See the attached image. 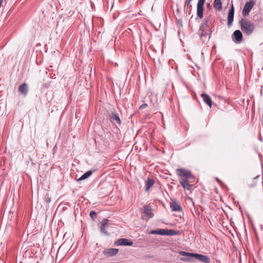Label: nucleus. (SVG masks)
<instances>
[{"label": "nucleus", "instance_id": "1", "mask_svg": "<svg viewBox=\"0 0 263 263\" xmlns=\"http://www.w3.org/2000/svg\"><path fill=\"white\" fill-rule=\"evenodd\" d=\"M209 19L205 18L204 22L201 25L198 31L199 35L202 39L204 38L208 40L211 37V29L209 27Z\"/></svg>", "mask_w": 263, "mask_h": 263}, {"label": "nucleus", "instance_id": "2", "mask_svg": "<svg viewBox=\"0 0 263 263\" xmlns=\"http://www.w3.org/2000/svg\"><path fill=\"white\" fill-rule=\"evenodd\" d=\"M240 24L241 30L248 35H251L255 30V24L250 21L241 19Z\"/></svg>", "mask_w": 263, "mask_h": 263}, {"label": "nucleus", "instance_id": "3", "mask_svg": "<svg viewBox=\"0 0 263 263\" xmlns=\"http://www.w3.org/2000/svg\"><path fill=\"white\" fill-rule=\"evenodd\" d=\"M177 175L180 177V180H189L192 177V174L190 171L183 169L178 168L176 170Z\"/></svg>", "mask_w": 263, "mask_h": 263}, {"label": "nucleus", "instance_id": "4", "mask_svg": "<svg viewBox=\"0 0 263 263\" xmlns=\"http://www.w3.org/2000/svg\"><path fill=\"white\" fill-rule=\"evenodd\" d=\"M255 4V0H249L247 2L242 9V15L245 16L249 15L250 12Z\"/></svg>", "mask_w": 263, "mask_h": 263}, {"label": "nucleus", "instance_id": "5", "mask_svg": "<svg viewBox=\"0 0 263 263\" xmlns=\"http://www.w3.org/2000/svg\"><path fill=\"white\" fill-rule=\"evenodd\" d=\"M143 215L142 219L145 220H148L154 216L152 209L148 206H144L143 210Z\"/></svg>", "mask_w": 263, "mask_h": 263}, {"label": "nucleus", "instance_id": "6", "mask_svg": "<svg viewBox=\"0 0 263 263\" xmlns=\"http://www.w3.org/2000/svg\"><path fill=\"white\" fill-rule=\"evenodd\" d=\"M205 0H198L197 6V13L198 16L200 18H203L204 4Z\"/></svg>", "mask_w": 263, "mask_h": 263}, {"label": "nucleus", "instance_id": "7", "mask_svg": "<svg viewBox=\"0 0 263 263\" xmlns=\"http://www.w3.org/2000/svg\"><path fill=\"white\" fill-rule=\"evenodd\" d=\"M115 244L117 246H131L133 245V242L131 240L126 238H120L118 239Z\"/></svg>", "mask_w": 263, "mask_h": 263}, {"label": "nucleus", "instance_id": "8", "mask_svg": "<svg viewBox=\"0 0 263 263\" xmlns=\"http://www.w3.org/2000/svg\"><path fill=\"white\" fill-rule=\"evenodd\" d=\"M193 257L196 259L204 263H209L210 261V258L205 255L194 253Z\"/></svg>", "mask_w": 263, "mask_h": 263}, {"label": "nucleus", "instance_id": "9", "mask_svg": "<svg viewBox=\"0 0 263 263\" xmlns=\"http://www.w3.org/2000/svg\"><path fill=\"white\" fill-rule=\"evenodd\" d=\"M234 6L232 5L231 8L230 9L229 11L228 16V26L229 27L231 26L232 25V23L233 21L234 18Z\"/></svg>", "mask_w": 263, "mask_h": 263}, {"label": "nucleus", "instance_id": "10", "mask_svg": "<svg viewBox=\"0 0 263 263\" xmlns=\"http://www.w3.org/2000/svg\"><path fill=\"white\" fill-rule=\"evenodd\" d=\"M119 250L115 248H109L104 250L103 253L104 255L108 256H113L118 254Z\"/></svg>", "mask_w": 263, "mask_h": 263}, {"label": "nucleus", "instance_id": "11", "mask_svg": "<svg viewBox=\"0 0 263 263\" xmlns=\"http://www.w3.org/2000/svg\"><path fill=\"white\" fill-rule=\"evenodd\" d=\"M233 41L236 42H240L242 40V34L240 30H235L233 33Z\"/></svg>", "mask_w": 263, "mask_h": 263}, {"label": "nucleus", "instance_id": "12", "mask_svg": "<svg viewBox=\"0 0 263 263\" xmlns=\"http://www.w3.org/2000/svg\"><path fill=\"white\" fill-rule=\"evenodd\" d=\"M171 208L173 211L180 212L182 208L180 204L175 201H172L171 203Z\"/></svg>", "mask_w": 263, "mask_h": 263}, {"label": "nucleus", "instance_id": "13", "mask_svg": "<svg viewBox=\"0 0 263 263\" xmlns=\"http://www.w3.org/2000/svg\"><path fill=\"white\" fill-rule=\"evenodd\" d=\"M203 101L210 107H211L212 105V101L210 97L205 93H202L201 95Z\"/></svg>", "mask_w": 263, "mask_h": 263}, {"label": "nucleus", "instance_id": "14", "mask_svg": "<svg viewBox=\"0 0 263 263\" xmlns=\"http://www.w3.org/2000/svg\"><path fill=\"white\" fill-rule=\"evenodd\" d=\"M110 117L111 122H113L114 121H115L118 125L121 124V121L117 114H116L115 112H111L110 115Z\"/></svg>", "mask_w": 263, "mask_h": 263}, {"label": "nucleus", "instance_id": "15", "mask_svg": "<svg viewBox=\"0 0 263 263\" xmlns=\"http://www.w3.org/2000/svg\"><path fill=\"white\" fill-rule=\"evenodd\" d=\"M19 91L24 96H26L28 93V85L26 83L21 84L18 87Z\"/></svg>", "mask_w": 263, "mask_h": 263}, {"label": "nucleus", "instance_id": "16", "mask_svg": "<svg viewBox=\"0 0 263 263\" xmlns=\"http://www.w3.org/2000/svg\"><path fill=\"white\" fill-rule=\"evenodd\" d=\"M180 183L184 189L190 190L191 185L189 183L188 180H179Z\"/></svg>", "mask_w": 263, "mask_h": 263}, {"label": "nucleus", "instance_id": "17", "mask_svg": "<svg viewBox=\"0 0 263 263\" xmlns=\"http://www.w3.org/2000/svg\"><path fill=\"white\" fill-rule=\"evenodd\" d=\"M213 7L216 10L218 11H221L222 9V3L221 0H214Z\"/></svg>", "mask_w": 263, "mask_h": 263}, {"label": "nucleus", "instance_id": "18", "mask_svg": "<svg viewBox=\"0 0 263 263\" xmlns=\"http://www.w3.org/2000/svg\"><path fill=\"white\" fill-rule=\"evenodd\" d=\"M146 189L145 191H147L154 184V180L152 178H148L146 181Z\"/></svg>", "mask_w": 263, "mask_h": 263}, {"label": "nucleus", "instance_id": "19", "mask_svg": "<svg viewBox=\"0 0 263 263\" xmlns=\"http://www.w3.org/2000/svg\"><path fill=\"white\" fill-rule=\"evenodd\" d=\"M151 234H157L161 235H165V229H158L157 230H152L150 232Z\"/></svg>", "mask_w": 263, "mask_h": 263}, {"label": "nucleus", "instance_id": "20", "mask_svg": "<svg viewBox=\"0 0 263 263\" xmlns=\"http://www.w3.org/2000/svg\"><path fill=\"white\" fill-rule=\"evenodd\" d=\"M179 234V231H176L173 230H165V235L166 236H173Z\"/></svg>", "mask_w": 263, "mask_h": 263}, {"label": "nucleus", "instance_id": "21", "mask_svg": "<svg viewBox=\"0 0 263 263\" xmlns=\"http://www.w3.org/2000/svg\"><path fill=\"white\" fill-rule=\"evenodd\" d=\"M92 174L91 171H88L85 173L80 178H79L78 180L80 181L87 178Z\"/></svg>", "mask_w": 263, "mask_h": 263}, {"label": "nucleus", "instance_id": "22", "mask_svg": "<svg viewBox=\"0 0 263 263\" xmlns=\"http://www.w3.org/2000/svg\"><path fill=\"white\" fill-rule=\"evenodd\" d=\"M106 222H104V223H102L101 224V231L102 233H103V234H105V235H108V233L106 231V227H105V226L106 224V223H105Z\"/></svg>", "mask_w": 263, "mask_h": 263}, {"label": "nucleus", "instance_id": "23", "mask_svg": "<svg viewBox=\"0 0 263 263\" xmlns=\"http://www.w3.org/2000/svg\"><path fill=\"white\" fill-rule=\"evenodd\" d=\"M179 254L182 256H190V257H193L194 253H188L184 251H180L179 252Z\"/></svg>", "mask_w": 263, "mask_h": 263}, {"label": "nucleus", "instance_id": "24", "mask_svg": "<svg viewBox=\"0 0 263 263\" xmlns=\"http://www.w3.org/2000/svg\"><path fill=\"white\" fill-rule=\"evenodd\" d=\"M90 216L92 219H95L96 217L97 213L94 211H91L89 214Z\"/></svg>", "mask_w": 263, "mask_h": 263}, {"label": "nucleus", "instance_id": "25", "mask_svg": "<svg viewBox=\"0 0 263 263\" xmlns=\"http://www.w3.org/2000/svg\"><path fill=\"white\" fill-rule=\"evenodd\" d=\"M104 222H106L105 223H106V224L105 226V227H106V228H107L108 227H109L110 226V223L109 222V221L108 219H103L102 222V223H104Z\"/></svg>", "mask_w": 263, "mask_h": 263}, {"label": "nucleus", "instance_id": "26", "mask_svg": "<svg viewBox=\"0 0 263 263\" xmlns=\"http://www.w3.org/2000/svg\"><path fill=\"white\" fill-rule=\"evenodd\" d=\"M147 104L146 103H143L140 106V109H143L147 107Z\"/></svg>", "mask_w": 263, "mask_h": 263}, {"label": "nucleus", "instance_id": "27", "mask_svg": "<svg viewBox=\"0 0 263 263\" xmlns=\"http://www.w3.org/2000/svg\"><path fill=\"white\" fill-rule=\"evenodd\" d=\"M192 0H187L185 3V6L188 7Z\"/></svg>", "mask_w": 263, "mask_h": 263}, {"label": "nucleus", "instance_id": "28", "mask_svg": "<svg viewBox=\"0 0 263 263\" xmlns=\"http://www.w3.org/2000/svg\"><path fill=\"white\" fill-rule=\"evenodd\" d=\"M216 180H217L218 182H219L220 183H221V181H220V180L218 178H216Z\"/></svg>", "mask_w": 263, "mask_h": 263}, {"label": "nucleus", "instance_id": "29", "mask_svg": "<svg viewBox=\"0 0 263 263\" xmlns=\"http://www.w3.org/2000/svg\"><path fill=\"white\" fill-rule=\"evenodd\" d=\"M181 260H183V261L186 260V259H184V258H181Z\"/></svg>", "mask_w": 263, "mask_h": 263}, {"label": "nucleus", "instance_id": "30", "mask_svg": "<svg viewBox=\"0 0 263 263\" xmlns=\"http://www.w3.org/2000/svg\"><path fill=\"white\" fill-rule=\"evenodd\" d=\"M207 6H208V7L210 6V4H207Z\"/></svg>", "mask_w": 263, "mask_h": 263}]
</instances>
